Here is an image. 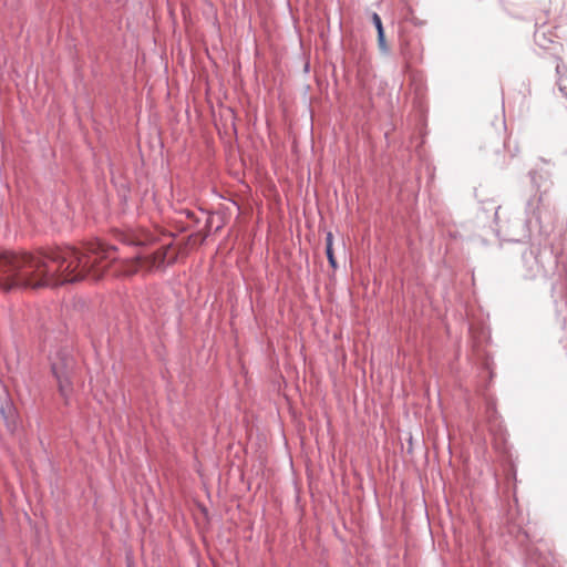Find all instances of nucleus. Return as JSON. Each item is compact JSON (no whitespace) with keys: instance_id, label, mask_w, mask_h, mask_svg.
I'll return each mask as SVG.
<instances>
[{"instance_id":"nucleus-1","label":"nucleus","mask_w":567,"mask_h":567,"mask_svg":"<svg viewBox=\"0 0 567 567\" xmlns=\"http://www.w3.org/2000/svg\"><path fill=\"white\" fill-rule=\"evenodd\" d=\"M116 248L90 243L82 248L56 247L34 252L0 254V289L44 288L81 280H100L107 267L114 276L131 277L165 267L176 258L172 244H164L151 255L117 259Z\"/></svg>"},{"instance_id":"nucleus-2","label":"nucleus","mask_w":567,"mask_h":567,"mask_svg":"<svg viewBox=\"0 0 567 567\" xmlns=\"http://www.w3.org/2000/svg\"><path fill=\"white\" fill-rule=\"evenodd\" d=\"M74 360L65 353H56L51 361V371L56 380L58 391L64 404H69L73 395Z\"/></svg>"},{"instance_id":"nucleus-3","label":"nucleus","mask_w":567,"mask_h":567,"mask_svg":"<svg viewBox=\"0 0 567 567\" xmlns=\"http://www.w3.org/2000/svg\"><path fill=\"white\" fill-rule=\"evenodd\" d=\"M120 239L128 245L144 246L159 239L157 233L144 228H130L120 234Z\"/></svg>"},{"instance_id":"nucleus-4","label":"nucleus","mask_w":567,"mask_h":567,"mask_svg":"<svg viewBox=\"0 0 567 567\" xmlns=\"http://www.w3.org/2000/svg\"><path fill=\"white\" fill-rule=\"evenodd\" d=\"M378 47L380 51H382L383 53H386L389 51V47L385 41L384 30L378 32Z\"/></svg>"},{"instance_id":"nucleus-5","label":"nucleus","mask_w":567,"mask_h":567,"mask_svg":"<svg viewBox=\"0 0 567 567\" xmlns=\"http://www.w3.org/2000/svg\"><path fill=\"white\" fill-rule=\"evenodd\" d=\"M326 255L332 269L337 268V261L333 252V247H326Z\"/></svg>"},{"instance_id":"nucleus-6","label":"nucleus","mask_w":567,"mask_h":567,"mask_svg":"<svg viewBox=\"0 0 567 567\" xmlns=\"http://www.w3.org/2000/svg\"><path fill=\"white\" fill-rule=\"evenodd\" d=\"M372 22H373V24L375 25V29H377V31H378V32H379V31H383V30H384V29H383V25H382L381 18H380V16H379L378 13H375V12L372 14Z\"/></svg>"},{"instance_id":"nucleus-7","label":"nucleus","mask_w":567,"mask_h":567,"mask_svg":"<svg viewBox=\"0 0 567 567\" xmlns=\"http://www.w3.org/2000/svg\"><path fill=\"white\" fill-rule=\"evenodd\" d=\"M326 247H333V235L331 231L327 233Z\"/></svg>"}]
</instances>
